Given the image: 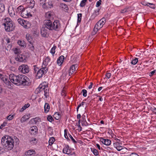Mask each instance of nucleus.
Listing matches in <instances>:
<instances>
[{"label":"nucleus","instance_id":"obj_59","mask_svg":"<svg viewBox=\"0 0 156 156\" xmlns=\"http://www.w3.org/2000/svg\"><path fill=\"white\" fill-rule=\"evenodd\" d=\"M116 149L118 151H120L122 149H123V148L122 146L120 145L118 147H117Z\"/></svg>","mask_w":156,"mask_h":156},{"label":"nucleus","instance_id":"obj_55","mask_svg":"<svg viewBox=\"0 0 156 156\" xmlns=\"http://www.w3.org/2000/svg\"><path fill=\"white\" fill-rule=\"evenodd\" d=\"M28 68L29 67H28V66L27 65H21L20 66V68Z\"/></svg>","mask_w":156,"mask_h":156},{"label":"nucleus","instance_id":"obj_31","mask_svg":"<svg viewBox=\"0 0 156 156\" xmlns=\"http://www.w3.org/2000/svg\"><path fill=\"white\" fill-rule=\"evenodd\" d=\"M5 7L4 4H0V13L3 12L5 10Z\"/></svg>","mask_w":156,"mask_h":156},{"label":"nucleus","instance_id":"obj_40","mask_svg":"<svg viewBox=\"0 0 156 156\" xmlns=\"http://www.w3.org/2000/svg\"><path fill=\"white\" fill-rule=\"evenodd\" d=\"M7 122L5 121L2 124H1V126H0V129H3V128L5 127L7 124Z\"/></svg>","mask_w":156,"mask_h":156},{"label":"nucleus","instance_id":"obj_29","mask_svg":"<svg viewBox=\"0 0 156 156\" xmlns=\"http://www.w3.org/2000/svg\"><path fill=\"white\" fill-rule=\"evenodd\" d=\"M30 106V104L29 103L26 104L25 105L23 106V107L21 108L20 111V112H23V111L25 109H26L27 108L29 107Z\"/></svg>","mask_w":156,"mask_h":156},{"label":"nucleus","instance_id":"obj_33","mask_svg":"<svg viewBox=\"0 0 156 156\" xmlns=\"http://www.w3.org/2000/svg\"><path fill=\"white\" fill-rule=\"evenodd\" d=\"M55 141V139L54 137H52L50 138L48 141L49 145H51L54 143Z\"/></svg>","mask_w":156,"mask_h":156},{"label":"nucleus","instance_id":"obj_43","mask_svg":"<svg viewBox=\"0 0 156 156\" xmlns=\"http://www.w3.org/2000/svg\"><path fill=\"white\" fill-rule=\"evenodd\" d=\"M50 61V58L49 56H48L44 60V62H43V63L44 64L45 63V65L46 64V63H47V64H48V62H49Z\"/></svg>","mask_w":156,"mask_h":156},{"label":"nucleus","instance_id":"obj_56","mask_svg":"<svg viewBox=\"0 0 156 156\" xmlns=\"http://www.w3.org/2000/svg\"><path fill=\"white\" fill-rule=\"evenodd\" d=\"M19 50L16 48L15 50H14V53L15 54H16L17 55H19V54H20L19 51Z\"/></svg>","mask_w":156,"mask_h":156},{"label":"nucleus","instance_id":"obj_9","mask_svg":"<svg viewBox=\"0 0 156 156\" xmlns=\"http://www.w3.org/2000/svg\"><path fill=\"white\" fill-rule=\"evenodd\" d=\"M53 22L49 20H45L44 21V26L49 30H54Z\"/></svg>","mask_w":156,"mask_h":156},{"label":"nucleus","instance_id":"obj_18","mask_svg":"<svg viewBox=\"0 0 156 156\" xmlns=\"http://www.w3.org/2000/svg\"><path fill=\"white\" fill-rule=\"evenodd\" d=\"M54 13L51 12H46L45 14L46 18L49 19H52L54 17Z\"/></svg>","mask_w":156,"mask_h":156},{"label":"nucleus","instance_id":"obj_7","mask_svg":"<svg viewBox=\"0 0 156 156\" xmlns=\"http://www.w3.org/2000/svg\"><path fill=\"white\" fill-rule=\"evenodd\" d=\"M17 21L20 24L25 28L28 29L31 26V24L29 22L25 21L21 18L18 19Z\"/></svg>","mask_w":156,"mask_h":156},{"label":"nucleus","instance_id":"obj_13","mask_svg":"<svg viewBox=\"0 0 156 156\" xmlns=\"http://www.w3.org/2000/svg\"><path fill=\"white\" fill-rule=\"evenodd\" d=\"M48 29L45 26L42 27L41 29V35L44 37H47L48 36Z\"/></svg>","mask_w":156,"mask_h":156},{"label":"nucleus","instance_id":"obj_17","mask_svg":"<svg viewBox=\"0 0 156 156\" xmlns=\"http://www.w3.org/2000/svg\"><path fill=\"white\" fill-rule=\"evenodd\" d=\"M63 151L64 153L71 155V154H70L71 150L69 149V147L68 145L65 146L63 148Z\"/></svg>","mask_w":156,"mask_h":156},{"label":"nucleus","instance_id":"obj_42","mask_svg":"<svg viewBox=\"0 0 156 156\" xmlns=\"http://www.w3.org/2000/svg\"><path fill=\"white\" fill-rule=\"evenodd\" d=\"M138 61V58H135L134 59H133L131 62V63L132 64L135 65L136 64Z\"/></svg>","mask_w":156,"mask_h":156},{"label":"nucleus","instance_id":"obj_58","mask_svg":"<svg viewBox=\"0 0 156 156\" xmlns=\"http://www.w3.org/2000/svg\"><path fill=\"white\" fill-rule=\"evenodd\" d=\"M111 76V74L110 73H107L106 74V76L108 79H109Z\"/></svg>","mask_w":156,"mask_h":156},{"label":"nucleus","instance_id":"obj_5","mask_svg":"<svg viewBox=\"0 0 156 156\" xmlns=\"http://www.w3.org/2000/svg\"><path fill=\"white\" fill-rule=\"evenodd\" d=\"M0 78L5 83L8 88L11 89L13 85L9 81L7 76L0 73Z\"/></svg>","mask_w":156,"mask_h":156},{"label":"nucleus","instance_id":"obj_24","mask_svg":"<svg viewBox=\"0 0 156 156\" xmlns=\"http://www.w3.org/2000/svg\"><path fill=\"white\" fill-rule=\"evenodd\" d=\"M28 3L29 7L31 9L33 8L35 5V2L34 0H30Z\"/></svg>","mask_w":156,"mask_h":156},{"label":"nucleus","instance_id":"obj_16","mask_svg":"<svg viewBox=\"0 0 156 156\" xmlns=\"http://www.w3.org/2000/svg\"><path fill=\"white\" fill-rule=\"evenodd\" d=\"M30 130L31 134H35L37 132V128L36 126H33L31 127Z\"/></svg>","mask_w":156,"mask_h":156},{"label":"nucleus","instance_id":"obj_37","mask_svg":"<svg viewBox=\"0 0 156 156\" xmlns=\"http://www.w3.org/2000/svg\"><path fill=\"white\" fill-rule=\"evenodd\" d=\"M61 94L62 95L63 97H65L66 96V88L65 87H64L63 90H62Z\"/></svg>","mask_w":156,"mask_h":156},{"label":"nucleus","instance_id":"obj_21","mask_svg":"<svg viewBox=\"0 0 156 156\" xmlns=\"http://www.w3.org/2000/svg\"><path fill=\"white\" fill-rule=\"evenodd\" d=\"M31 122L34 124H36L37 123H39L41 121L40 119L38 117H36L35 118H33L31 120Z\"/></svg>","mask_w":156,"mask_h":156},{"label":"nucleus","instance_id":"obj_57","mask_svg":"<svg viewBox=\"0 0 156 156\" xmlns=\"http://www.w3.org/2000/svg\"><path fill=\"white\" fill-rule=\"evenodd\" d=\"M156 71V70H155L152 71L151 72H150L149 73V76H152L153 75H154V74L155 73Z\"/></svg>","mask_w":156,"mask_h":156},{"label":"nucleus","instance_id":"obj_50","mask_svg":"<svg viewBox=\"0 0 156 156\" xmlns=\"http://www.w3.org/2000/svg\"><path fill=\"white\" fill-rule=\"evenodd\" d=\"M29 49L30 50L32 51H33L34 50V46L31 44V43H30V44L29 45Z\"/></svg>","mask_w":156,"mask_h":156},{"label":"nucleus","instance_id":"obj_34","mask_svg":"<svg viewBox=\"0 0 156 156\" xmlns=\"http://www.w3.org/2000/svg\"><path fill=\"white\" fill-rule=\"evenodd\" d=\"M23 73H27L29 72V69H18Z\"/></svg>","mask_w":156,"mask_h":156},{"label":"nucleus","instance_id":"obj_12","mask_svg":"<svg viewBox=\"0 0 156 156\" xmlns=\"http://www.w3.org/2000/svg\"><path fill=\"white\" fill-rule=\"evenodd\" d=\"M53 30L55 31L59 30L61 28L60 21L58 20H55L53 22Z\"/></svg>","mask_w":156,"mask_h":156},{"label":"nucleus","instance_id":"obj_36","mask_svg":"<svg viewBox=\"0 0 156 156\" xmlns=\"http://www.w3.org/2000/svg\"><path fill=\"white\" fill-rule=\"evenodd\" d=\"M91 151L93 152L95 155H98V152L96 149L93 148L91 149Z\"/></svg>","mask_w":156,"mask_h":156},{"label":"nucleus","instance_id":"obj_3","mask_svg":"<svg viewBox=\"0 0 156 156\" xmlns=\"http://www.w3.org/2000/svg\"><path fill=\"white\" fill-rule=\"evenodd\" d=\"M5 30L7 32L13 30L14 28L11 20L9 18H5L3 24Z\"/></svg>","mask_w":156,"mask_h":156},{"label":"nucleus","instance_id":"obj_46","mask_svg":"<svg viewBox=\"0 0 156 156\" xmlns=\"http://www.w3.org/2000/svg\"><path fill=\"white\" fill-rule=\"evenodd\" d=\"M26 38L27 39L28 41L30 43H31V37L29 36V35L28 34L26 35Z\"/></svg>","mask_w":156,"mask_h":156},{"label":"nucleus","instance_id":"obj_48","mask_svg":"<svg viewBox=\"0 0 156 156\" xmlns=\"http://www.w3.org/2000/svg\"><path fill=\"white\" fill-rule=\"evenodd\" d=\"M78 16V22H80L81 20L82 14L81 13L78 14L77 15Z\"/></svg>","mask_w":156,"mask_h":156},{"label":"nucleus","instance_id":"obj_20","mask_svg":"<svg viewBox=\"0 0 156 156\" xmlns=\"http://www.w3.org/2000/svg\"><path fill=\"white\" fill-rule=\"evenodd\" d=\"M64 58V57L63 55L61 56L57 60V63L58 65L61 66L62 64L63 60Z\"/></svg>","mask_w":156,"mask_h":156},{"label":"nucleus","instance_id":"obj_1","mask_svg":"<svg viewBox=\"0 0 156 156\" xmlns=\"http://www.w3.org/2000/svg\"><path fill=\"white\" fill-rule=\"evenodd\" d=\"M9 79L12 83L17 86H27L30 83L29 79L23 75L16 76L11 74L9 75Z\"/></svg>","mask_w":156,"mask_h":156},{"label":"nucleus","instance_id":"obj_45","mask_svg":"<svg viewBox=\"0 0 156 156\" xmlns=\"http://www.w3.org/2000/svg\"><path fill=\"white\" fill-rule=\"evenodd\" d=\"M47 119L48 121L51 122L54 120V119L50 115H49L47 117Z\"/></svg>","mask_w":156,"mask_h":156},{"label":"nucleus","instance_id":"obj_62","mask_svg":"<svg viewBox=\"0 0 156 156\" xmlns=\"http://www.w3.org/2000/svg\"><path fill=\"white\" fill-rule=\"evenodd\" d=\"M131 156H139V155L133 153L131 154Z\"/></svg>","mask_w":156,"mask_h":156},{"label":"nucleus","instance_id":"obj_52","mask_svg":"<svg viewBox=\"0 0 156 156\" xmlns=\"http://www.w3.org/2000/svg\"><path fill=\"white\" fill-rule=\"evenodd\" d=\"M102 1L101 0H99L97 2L96 5V7H98L101 4Z\"/></svg>","mask_w":156,"mask_h":156},{"label":"nucleus","instance_id":"obj_19","mask_svg":"<svg viewBox=\"0 0 156 156\" xmlns=\"http://www.w3.org/2000/svg\"><path fill=\"white\" fill-rule=\"evenodd\" d=\"M8 12L10 16L13 17L15 15V12L12 7H9L8 8Z\"/></svg>","mask_w":156,"mask_h":156},{"label":"nucleus","instance_id":"obj_26","mask_svg":"<svg viewBox=\"0 0 156 156\" xmlns=\"http://www.w3.org/2000/svg\"><path fill=\"white\" fill-rule=\"evenodd\" d=\"M50 108V106L49 104L47 103H45L44 106V112L46 113L48 112L49 111Z\"/></svg>","mask_w":156,"mask_h":156},{"label":"nucleus","instance_id":"obj_23","mask_svg":"<svg viewBox=\"0 0 156 156\" xmlns=\"http://www.w3.org/2000/svg\"><path fill=\"white\" fill-rule=\"evenodd\" d=\"M59 6L60 8L63 10H67L68 9L67 5L64 3H61Z\"/></svg>","mask_w":156,"mask_h":156},{"label":"nucleus","instance_id":"obj_6","mask_svg":"<svg viewBox=\"0 0 156 156\" xmlns=\"http://www.w3.org/2000/svg\"><path fill=\"white\" fill-rule=\"evenodd\" d=\"M106 22L105 19L104 18H102L94 26V30L98 31L102 28Z\"/></svg>","mask_w":156,"mask_h":156},{"label":"nucleus","instance_id":"obj_27","mask_svg":"<svg viewBox=\"0 0 156 156\" xmlns=\"http://www.w3.org/2000/svg\"><path fill=\"white\" fill-rule=\"evenodd\" d=\"M17 43L19 45L23 47H25L26 45V43L24 41L19 40Z\"/></svg>","mask_w":156,"mask_h":156},{"label":"nucleus","instance_id":"obj_53","mask_svg":"<svg viewBox=\"0 0 156 156\" xmlns=\"http://www.w3.org/2000/svg\"><path fill=\"white\" fill-rule=\"evenodd\" d=\"M78 65L77 64H73L71 66L70 68H78Z\"/></svg>","mask_w":156,"mask_h":156},{"label":"nucleus","instance_id":"obj_44","mask_svg":"<svg viewBox=\"0 0 156 156\" xmlns=\"http://www.w3.org/2000/svg\"><path fill=\"white\" fill-rule=\"evenodd\" d=\"M14 115H9L6 117L7 120H12L14 117Z\"/></svg>","mask_w":156,"mask_h":156},{"label":"nucleus","instance_id":"obj_25","mask_svg":"<svg viewBox=\"0 0 156 156\" xmlns=\"http://www.w3.org/2000/svg\"><path fill=\"white\" fill-rule=\"evenodd\" d=\"M100 9L99 8L96 9L95 10L94 12L93 13L92 16L94 18L97 16L99 14V12Z\"/></svg>","mask_w":156,"mask_h":156},{"label":"nucleus","instance_id":"obj_61","mask_svg":"<svg viewBox=\"0 0 156 156\" xmlns=\"http://www.w3.org/2000/svg\"><path fill=\"white\" fill-rule=\"evenodd\" d=\"M93 83L92 82L90 83V85L88 87V88L89 89H90L92 88V86L93 85Z\"/></svg>","mask_w":156,"mask_h":156},{"label":"nucleus","instance_id":"obj_10","mask_svg":"<svg viewBox=\"0 0 156 156\" xmlns=\"http://www.w3.org/2000/svg\"><path fill=\"white\" fill-rule=\"evenodd\" d=\"M21 16L24 18H28L32 16L30 12H28L27 9H24L23 11L20 13Z\"/></svg>","mask_w":156,"mask_h":156},{"label":"nucleus","instance_id":"obj_11","mask_svg":"<svg viewBox=\"0 0 156 156\" xmlns=\"http://www.w3.org/2000/svg\"><path fill=\"white\" fill-rule=\"evenodd\" d=\"M48 69H40L37 72V78H40L42 77L43 75H44L47 72Z\"/></svg>","mask_w":156,"mask_h":156},{"label":"nucleus","instance_id":"obj_38","mask_svg":"<svg viewBox=\"0 0 156 156\" xmlns=\"http://www.w3.org/2000/svg\"><path fill=\"white\" fill-rule=\"evenodd\" d=\"M56 48V46H53L51 49L50 52L53 55H54L55 53V50Z\"/></svg>","mask_w":156,"mask_h":156},{"label":"nucleus","instance_id":"obj_35","mask_svg":"<svg viewBox=\"0 0 156 156\" xmlns=\"http://www.w3.org/2000/svg\"><path fill=\"white\" fill-rule=\"evenodd\" d=\"M28 119V118H27V116L24 115L21 118V121L22 123L24 122Z\"/></svg>","mask_w":156,"mask_h":156},{"label":"nucleus","instance_id":"obj_28","mask_svg":"<svg viewBox=\"0 0 156 156\" xmlns=\"http://www.w3.org/2000/svg\"><path fill=\"white\" fill-rule=\"evenodd\" d=\"M24 9V8L23 6H20L17 8L16 12L20 14V13L23 11Z\"/></svg>","mask_w":156,"mask_h":156},{"label":"nucleus","instance_id":"obj_47","mask_svg":"<svg viewBox=\"0 0 156 156\" xmlns=\"http://www.w3.org/2000/svg\"><path fill=\"white\" fill-rule=\"evenodd\" d=\"M82 93H83V95L84 97H86L87 96V91L86 90L84 89L82 90Z\"/></svg>","mask_w":156,"mask_h":156},{"label":"nucleus","instance_id":"obj_64","mask_svg":"<svg viewBox=\"0 0 156 156\" xmlns=\"http://www.w3.org/2000/svg\"><path fill=\"white\" fill-rule=\"evenodd\" d=\"M153 112L156 114V108H154L153 110Z\"/></svg>","mask_w":156,"mask_h":156},{"label":"nucleus","instance_id":"obj_15","mask_svg":"<svg viewBox=\"0 0 156 156\" xmlns=\"http://www.w3.org/2000/svg\"><path fill=\"white\" fill-rule=\"evenodd\" d=\"M100 141L104 144L108 146L110 145L111 143V140L108 139H105L103 137L100 138Z\"/></svg>","mask_w":156,"mask_h":156},{"label":"nucleus","instance_id":"obj_30","mask_svg":"<svg viewBox=\"0 0 156 156\" xmlns=\"http://www.w3.org/2000/svg\"><path fill=\"white\" fill-rule=\"evenodd\" d=\"M67 70L66 71L68 72L69 74V76H70L71 75L73 72H74L75 70L76 69H66Z\"/></svg>","mask_w":156,"mask_h":156},{"label":"nucleus","instance_id":"obj_54","mask_svg":"<svg viewBox=\"0 0 156 156\" xmlns=\"http://www.w3.org/2000/svg\"><path fill=\"white\" fill-rule=\"evenodd\" d=\"M120 145L117 142L114 143V146L116 148L118 147Z\"/></svg>","mask_w":156,"mask_h":156},{"label":"nucleus","instance_id":"obj_4","mask_svg":"<svg viewBox=\"0 0 156 156\" xmlns=\"http://www.w3.org/2000/svg\"><path fill=\"white\" fill-rule=\"evenodd\" d=\"M36 90L39 93H44L45 98H47L49 96V90L47 86L42 85H40L36 89Z\"/></svg>","mask_w":156,"mask_h":156},{"label":"nucleus","instance_id":"obj_49","mask_svg":"<svg viewBox=\"0 0 156 156\" xmlns=\"http://www.w3.org/2000/svg\"><path fill=\"white\" fill-rule=\"evenodd\" d=\"M85 103L84 102H82L80 104H79L77 106V112H78V109L79 108L81 107V106H83V105H84V104H85Z\"/></svg>","mask_w":156,"mask_h":156},{"label":"nucleus","instance_id":"obj_39","mask_svg":"<svg viewBox=\"0 0 156 156\" xmlns=\"http://www.w3.org/2000/svg\"><path fill=\"white\" fill-rule=\"evenodd\" d=\"M87 1V0H82L80 4V5L81 7L84 6L86 4V3Z\"/></svg>","mask_w":156,"mask_h":156},{"label":"nucleus","instance_id":"obj_41","mask_svg":"<svg viewBox=\"0 0 156 156\" xmlns=\"http://www.w3.org/2000/svg\"><path fill=\"white\" fill-rule=\"evenodd\" d=\"M67 69H64L63 70H62V73L63 74H62V76H65L67 75H69V74L68 73V72L67 71H66Z\"/></svg>","mask_w":156,"mask_h":156},{"label":"nucleus","instance_id":"obj_60","mask_svg":"<svg viewBox=\"0 0 156 156\" xmlns=\"http://www.w3.org/2000/svg\"><path fill=\"white\" fill-rule=\"evenodd\" d=\"M64 136L67 139H68V137L67 135V133L66 129L64 130Z\"/></svg>","mask_w":156,"mask_h":156},{"label":"nucleus","instance_id":"obj_63","mask_svg":"<svg viewBox=\"0 0 156 156\" xmlns=\"http://www.w3.org/2000/svg\"><path fill=\"white\" fill-rule=\"evenodd\" d=\"M46 0H39V2L40 4L43 3L44 2H45Z\"/></svg>","mask_w":156,"mask_h":156},{"label":"nucleus","instance_id":"obj_2","mask_svg":"<svg viewBox=\"0 0 156 156\" xmlns=\"http://www.w3.org/2000/svg\"><path fill=\"white\" fill-rule=\"evenodd\" d=\"M1 143L6 151L12 150L14 146L13 139L11 136L8 135L3 136L2 138Z\"/></svg>","mask_w":156,"mask_h":156},{"label":"nucleus","instance_id":"obj_51","mask_svg":"<svg viewBox=\"0 0 156 156\" xmlns=\"http://www.w3.org/2000/svg\"><path fill=\"white\" fill-rule=\"evenodd\" d=\"M69 137H70V138L73 141V142L74 143H76L77 142L74 139L73 137L70 134H69Z\"/></svg>","mask_w":156,"mask_h":156},{"label":"nucleus","instance_id":"obj_22","mask_svg":"<svg viewBox=\"0 0 156 156\" xmlns=\"http://www.w3.org/2000/svg\"><path fill=\"white\" fill-rule=\"evenodd\" d=\"M35 153V151L34 150H30L27 151L26 153L27 156H31Z\"/></svg>","mask_w":156,"mask_h":156},{"label":"nucleus","instance_id":"obj_32","mask_svg":"<svg viewBox=\"0 0 156 156\" xmlns=\"http://www.w3.org/2000/svg\"><path fill=\"white\" fill-rule=\"evenodd\" d=\"M30 141L31 144H35L37 142V141L36 139L34 137L31 138L30 140Z\"/></svg>","mask_w":156,"mask_h":156},{"label":"nucleus","instance_id":"obj_14","mask_svg":"<svg viewBox=\"0 0 156 156\" xmlns=\"http://www.w3.org/2000/svg\"><path fill=\"white\" fill-rule=\"evenodd\" d=\"M15 59L17 61L22 62L25 60L26 57L25 55L22 54H19V55H17L15 57Z\"/></svg>","mask_w":156,"mask_h":156},{"label":"nucleus","instance_id":"obj_8","mask_svg":"<svg viewBox=\"0 0 156 156\" xmlns=\"http://www.w3.org/2000/svg\"><path fill=\"white\" fill-rule=\"evenodd\" d=\"M53 22L49 20H45L44 21V26L49 30H54Z\"/></svg>","mask_w":156,"mask_h":156}]
</instances>
